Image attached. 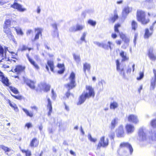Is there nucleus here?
Returning <instances> with one entry per match:
<instances>
[{
	"label": "nucleus",
	"mask_w": 156,
	"mask_h": 156,
	"mask_svg": "<svg viewBox=\"0 0 156 156\" xmlns=\"http://www.w3.org/2000/svg\"><path fill=\"white\" fill-rule=\"evenodd\" d=\"M47 64L48 66L50 67L51 70L52 72H54V66L53 62L52 61L48 60L47 62Z\"/></svg>",
	"instance_id": "cd10ccee"
},
{
	"label": "nucleus",
	"mask_w": 156,
	"mask_h": 156,
	"mask_svg": "<svg viewBox=\"0 0 156 156\" xmlns=\"http://www.w3.org/2000/svg\"><path fill=\"white\" fill-rule=\"evenodd\" d=\"M87 33L85 32L83 33V35L80 38V39L82 41H85V38L87 35Z\"/></svg>",
	"instance_id": "8fccbe9b"
},
{
	"label": "nucleus",
	"mask_w": 156,
	"mask_h": 156,
	"mask_svg": "<svg viewBox=\"0 0 156 156\" xmlns=\"http://www.w3.org/2000/svg\"><path fill=\"white\" fill-rule=\"evenodd\" d=\"M32 65L34 66V67L37 69H39V67L38 65L35 62L34 63H33Z\"/></svg>",
	"instance_id": "69168bd1"
},
{
	"label": "nucleus",
	"mask_w": 156,
	"mask_h": 156,
	"mask_svg": "<svg viewBox=\"0 0 156 156\" xmlns=\"http://www.w3.org/2000/svg\"><path fill=\"white\" fill-rule=\"evenodd\" d=\"M118 119L117 118H115L112 120L110 125V128L112 130L115 128V126L118 124Z\"/></svg>",
	"instance_id": "a211bd4d"
},
{
	"label": "nucleus",
	"mask_w": 156,
	"mask_h": 156,
	"mask_svg": "<svg viewBox=\"0 0 156 156\" xmlns=\"http://www.w3.org/2000/svg\"><path fill=\"white\" fill-rule=\"evenodd\" d=\"M132 10V8L128 6L125 7L123 9L122 15V16L125 18L128 15L129 13L131 12Z\"/></svg>",
	"instance_id": "9d476101"
},
{
	"label": "nucleus",
	"mask_w": 156,
	"mask_h": 156,
	"mask_svg": "<svg viewBox=\"0 0 156 156\" xmlns=\"http://www.w3.org/2000/svg\"><path fill=\"white\" fill-rule=\"evenodd\" d=\"M137 36H138V35L137 34H135V35H134V39L133 40V42L134 43L135 46L136 44V39H137Z\"/></svg>",
	"instance_id": "4d7b16f0"
},
{
	"label": "nucleus",
	"mask_w": 156,
	"mask_h": 156,
	"mask_svg": "<svg viewBox=\"0 0 156 156\" xmlns=\"http://www.w3.org/2000/svg\"><path fill=\"white\" fill-rule=\"evenodd\" d=\"M52 35L54 37H58L59 34L58 30H54L53 32L52 33Z\"/></svg>",
	"instance_id": "58836bf2"
},
{
	"label": "nucleus",
	"mask_w": 156,
	"mask_h": 156,
	"mask_svg": "<svg viewBox=\"0 0 156 156\" xmlns=\"http://www.w3.org/2000/svg\"><path fill=\"white\" fill-rule=\"evenodd\" d=\"M76 31L79 30H82L84 27V26L83 25H79V24H77L76 26Z\"/></svg>",
	"instance_id": "473e14b6"
},
{
	"label": "nucleus",
	"mask_w": 156,
	"mask_h": 156,
	"mask_svg": "<svg viewBox=\"0 0 156 156\" xmlns=\"http://www.w3.org/2000/svg\"><path fill=\"white\" fill-rule=\"evenodd\" d=\"M22 110L25 112L27 116L32 117L33 116V113L31 112H29L27 109L23 108Z\"/></svg>",
	"instance_id": "c756f323"
},
{
	"label": "nucleus",
	"mask_w": 156,
	"mask_h": 156,
	"mask_svg": "<svg viewBox=\"0 0 156 156\" xmlns=\"http://www.w3.org/2000/svg\"><path fill=\"white\" fill-rule=\"evenodd\" d=\"M88 23L93 26H94L96 24V22L91 20H89L88 21Z\"/></svg>",
	"instance_id": "a19ab883"
},
{
	"label": "nucleus",
	"mask_w": 156,
	"mask_h": 156,
	"mask_svg": "<svg viewBox=\"0 0 156 156\" xmlns=\"http://www.w3.org/2000/svg\"><path fill=\"white\" fill-rule=\"evenodd\" d=\"M24 68V67L18 65L16 66L14 70L16 72L19 73L23 70Z\"/></svg>",
	"instance_id": "c85d7f7f"
},
{
	"label": "nucleus",
	"mask_w": 156,
	"mask_h": 156,
	"mask_svg": "<svg viewBox=\"0 0 156 156\" xmlns=\"http://www.w3.org/2000/svg\"><path fill=\"white\" fill-rule=\"evenodd\" d=\"M90 64L88 63H85L83 64V69L84 73L85 74H86V71L87 70L88 71L90 70Z\"/></svg>",
	"instance_id": "4be33fe9"
},
{
	"label": "nucleus",
	"mask_w": 156,
	"mask_h": 156,
	"mask_svg": "<svg viewBox=\"0 0 156 156\" xmlns=\"http://www.w3.org/2000/svg\"><path fill=\"white\" fill-rule=\"evenodd\" d=\"M117 135L118 137H122L124 136V131L122 126H120L117 131Z\"/></svg>",
	"instance_id": "4468645a"
},
{
	"label": "nucleus",
	"mask_w": 156,
	"mask_h": 156,
	"mask_svg": "<svg viewBox=\"0 0 156 156\" xmlns=\"http://www.w3.org/2000/svg\"><path fill=\"white\" fill-rule=\"evenodd\" d=\"M108 140L106 139H105V137L103 136L101 137L97 146V149H99L101 147H105L108 146Z\"/></svg>",
	"instance_id": "1a4fd4ad"
},
{
	"label": "nucleus",
	"mask_w": 156,
	"mask_h": 156,
	"mask_svg": "<svg viewBox=\"0 0 156 156\" xmlns=\"http://www.w3.org/2000/svg\"><path fill=\"white\" fill-rule=\"evenodd\" d=\"M38 144V141L36 138H34L31 141L30 145L31 147H37Z\"/></svg>",
	"instance_id": "5701e85b"
},
{
	"label": "nucleus",
	"mask_w": 156,
	"mask_h": 156,
	"mask_svg": "<svg viewBox=\"0 0 156 156\" xmlns=\"http://www.w3.org/2000/svg\"><path fill=\"white\" fill-rule=\"evenodd\" d=\"M118 16L117 14H114V16L112 18H111L110 19V20L112 23H114L115 21L118 19Z\"/></svg>",
	"instance_id": "f704fd0d"
},
{
	"label": "nucleus",
	"mask_w": 156,
	"mask_h": 156,
	"mask_svg": "<svg viewBox=\"0 0 156 156\" xmlns=\"http://www.w3.org/2000/svg\"><path fill=\"white\" fill-rule=\"evenodd\" d=\"M120 26V24L118 23L115 24L114 27L115 31L117 33H119V31L118 29V28Z\"/></svg>",
	"instance_id": "ea45409f"
},
{
	"label": "nucleus",
	"mask_w": 156,
	"mask_h": 156,
	"mask_svg": "<svg viewBox=\"0 0 156 156\" xmlns=\"http://www.w3.org/2000/svg\"><path fill=\"white\" fill-rule=\"evenodd\" d=\"M128 148L130 154H131L133 151V149L132 146L128 142H123L121 143L120 145L119 149L117 151L118 153L120 155H122L120 151H122L123 148Z\"/></svg>",
	"instance_id": "39448f33"
},
{
	"label": "nucleus",
	"mask_w": 156,
	"mask_h": 156,
	"mask_svg": "<svg viewBox=\"0 0 156 156\" xmlns=\"http://www.w3.org/2000/svg\"><path fill=\"white\" fill-rule=\"evenodd\" d=\"M147 54L151 60L154 61L156 60V53L154 52L153 47H150L148 49Z\"/></svg>",
	"instance_id": "0eeeda50"
},
{
	"label": "nucleus",
	"mask_w": 156,
	"mask_h": 156,
	"mask_svg": "<svg viewBox=\"0 0 156 156\" xmlns=\"http://www.w3.org/2000/svg\"><path fill=\"white\" fill-rule=\"evenodd\" d=\"M120 36L121 38L123 40H124L125 38H126V37L125 35H124L123 34H120Z\"/></svg>",
	"instance_id": "774afa93"
},
{
	"label": "nucleus",
	"mask_w": 156,
	"mask_h": 156,
	"mask_svg": "<svg viewBox=\"0 0 156 156\" xmlns=\"http://www.w3.org/2000/svg\"><path fill=\"white\" fill-rule=\"evenodd\" d=\"M69 30L70 32H76V27L73 26L70 27L69 29Z\"/></svg>",
	"instance_id": "de8ad7c7"
},
{
	"label": "nucleus",
	"mask_w": 156,
	"mask_h": 156,
	"mask_svg": "<svg viewBox=\"0 0 156 156\" xmlns=\"http://www.w3.org/2000/svg\"><path fill=\"white\" fill-rule=\"evenodd\" d=\"M27 84L31 88L34 89L35 88L34 83V82L29 80H26V81Z\"/></svg>",
	"instance_id": "b1692460"
},
{
	"label": "nucleus",
	"mask_w": 156,
	"mask_h": 156,
	"mask_svg": "<svg viewBox=\"0 0 156 156\" xmlns=\"http://www.w3.org/2000/svg\"><path fill=\"white\" fill-rule=\"evenodd\" d=\"M111 45H114V44L110 41H108L107 43L103 42L102 48L105 50H108L109 48L111 51L112 49Z\"/></svg>",
	"instance_id": "ddd939ff"
},
{
	"label": "nucleus",
	"mask_w": 156,
	"mask_h": 156,
	"mask_svg": "<svg viewBox=\"0 0 156 156\" xmlns=\"http://www.w3.org/2000/svg\"><path fill=\"white\" fill-rule=\"evenodd\" d=\"M143 89V86L142 85H141L139 88L138 90V92L140 94V90H142Z\"/></svg>",
	"instance_id": "338daca9"
},
{
	"label": "nucleus",
	"mask_w": 156,
	"mask_h": 156,
	"mask_svg": "<svg viewBox=\"0 0 156 156\" xmlns=\"http://www.w3.org/2000/svg\"><path fill=\"white\" fill-rule=\"evenodd\" d=\"M115 135V133L112 131L109 134V136L110 138L111 139H114Z\"/></svg>",
	"instance_id": "c03bdc74"
},
{
	"label": "nucleus",
	"mask_w": 156,
	"mask_h": 156,
	"mask_svg": "<svg viewBox=\"0 0 156 156\" xmlns=\"http://www.w3.org/2000/svg\"><path fill=\"white\" fill-rule=\"evenodd\" d=\"M35 31H37V33L35 35L34 40L35 41L36 40L38 39L39 38V36L40 34L41 35V33L42 29L40 28H37L35 29Z\"/></svg>",
	"instance_id": "412c9836"
},
{
	"label": "nucleus",
	"mask_w": 156,
	"mask_h": 156,
	"mask_svg": "<svg viewBox=\"0 0 156 156\" xmlns=\"http://www.w3.org/2000/svg\"><path fill=\"white\" fill-rule=\"evenodd\" d=\"M153 72L154 74V76L152 77L150 81V89L151 90H154L156 86V70L155 69H153Z\"/></svg>",
	"instance_id": "6e6552de"
},
{
	"label": "nucleus",
	"mask_w": 156,
	"mask_h": 156,
	"mask_svg": "<svg viewBox=\"0 0 156 156\" xmlns=\"http://www.w3.org/2000/svg\"><path fill=\"white\" fill-rule=\"evenodd\" d=\"M120 56L122 58V62H124L125 61H128L129 58L126 56V53L122 51L120 53Z\"/></svg>",
	"instance_id": "6ab92c4d"
},
{
	"label": "nucleus",
	"mask_w": 156,
	"mask_h": 156,
	"mask_svg": "<svg viewBox=\"0 0 156 156\" xmlns=\"http://www.w3.org/2000/svg\"><path fill=\"white\" fill-rule=\"evenodd\" d=\"M52 27L54 29V30H58L57 25L55 23L52 24Z\"/></svg>",
	"instance_id": "0e129e2a"
},
{
	"label": "nucleus",
	"mask_w": 156,
	"mask_h": 156,
	"mask_svg": "<svg viewBox=\"0 0 156 156\" xmlns=\"http://www.w3.org/2000/svg\"><path fill=\"white\" fill-rule=\"evenodd\" d=\"M47 101L48 104L47 105V109L49 110V112L48 113V116H50L52 112V108L51 105V102L49 98H48Z\"/></svg>",
	"instance_id": "f3484780"
},
{
	"label": "nucleus",
	"mask_w": 156,
	"mask_h": 156,
	"mask_svg": "<svg viewBox=\"0 0 156 156\" xmlns=\"http://www.w3.org/2000/svg\"><path fill=\"white\" fill-rule=\"evenodd\" d=\"M4 50L2 46L0 45V55L3 56Z\"/></svg>",
	"instance_id": "3c124183"
},
{
	"label": "nucleus",
	"mask_w": 156,
	"mask_h": 156,
	"mask_svg": "<svg viewBox=\"0 0 156 156\" xmlns=\"http://www.w3.org/2000/svg\"><path fill=\"white\" fill-rule=\"evenodd\" d=\"M12 108H13L16 112H18L19 111V109L17 106V105L15 103H10V105H9Z\"/></svg>",
	"instance_id": "7c9ffc66"
},
{
	"label": "nucleus",
	"mask_w": 156,
	"mask_h": 156,
	"mask_svg": "<svg viewBox=\"0 0 156 156\" xmlns=\"http://www.w3.org/2000/svg\"><path fill=\"white\" fill-rule=\"evenodd\" d=\"M144 76V74L143 72H140V76L139 77H137V79L138 80H141L143 78Z\"/></svg>",
	"instance_id": "09e8293b"
},
{
	"label": "nucleus",
	"mask_w": 156,
	"mask_h": 156,
	"mask_svg": "<svg viewBox=\"0 0 156 156\" xmlns=\"http://www.w3.org/2000/svg\"><path fill=\"white\" fill-rule=\"evenodd\" d=\"M126 129L127 133H133L134 130V126L130 124H127L126 126Z\"/></svg>",
	"instance_id": "dca6fc26"
},
{
	"label": "nucleus",
	"mask_w": 156,
	"mask_h": 156,
	"mask_svg": "<svg viewBox=\"0 0 156 156\" xmlns=\"http://www.w3.org/2000/svg\"><path fill=\"white\" fill-rule=\"evenodd\" d=\"M25 153L26 156H30L31 155V153L30 151L27 150V151H25Z\"/></svg>",
	"instance_id": "e2e57ef3"
},
{
	"label": "nucleus",
	"mask_w": 156,
	"mask_h": 156,
	"mask_svg": "<svg viewBox=\"0 0 156 156\" xmlns=\"http://www.w3.org/2000/svg\"><path fill=\"white\" fill-rule=\"evenodd\" d=\"M27 49V47L25 45H23L22 47L21 48H20L19 50H20L21 51H23L26 50Z\"/></svg>",
	"instance_id": "6e6d98bb"
},
{
	"label": "nucleus",
	"mask_w": 156,
	"mask_h": 156,
	"mask_svg": "<svg viewBox=\"0 0 156 156\" xmlns=\"http://www.w3.org/2000/svg\"><path fill=\"white\" fill-rule=\"evenodd\" d=\"M105 84V82L104 80H102L101 81H99L98 83V84L100 86H101L102 87L101 90H102L103 89V85L104 84Z\"/></svg>",
	"instance_id": "a18cd8bd"
},
{
	"label": "nucleus",
	"mask_w": 156,
	"mask_h": 156,
	"mask_svg": "<svg viewBox=\"0 0 156 156\" xmlns=\"http://www.w3.org/2000/svg\"><path fill=\"white\" fill-rule=\"evenodd\" d=\"M25 126L27 127L28 129H29L32 126V124L30 122L27 123L25 125Z\"/></svg>",
	"instance_id": "052dcab7"
},
{
	"label": "nucleus",
	"mask_w": 156,
	"mask_h": 156,
	"mask_svg": "<svg viewBox=\"0 0 156 156\" xmlns=\"http://www.w3.org/2000/svg\"><path fill=\"white\" fill-rule=\"evenodd\" d=\"M151 124L153 127L156 126V119H153L151 122Z\"/></svg>",
	"instance_id": "49530a36"
},
{
	"label": "nucleus",
	"mask_w": 156,
	"mask_h": 156,
	"mask_svg": "<svg viewBox=\"0 0 156 156\" xmlns=\"http://www.w3.org/2000/svg\"><path fill=\"white\" fill-rule=\"evenodd\" d=\"M0 148H1L5 153L8 152L10 151V149L8 147H6L3 145H1L0 146Z\"/></svg>",
	"instance_id": "72a5a7b5"
},
{
	"label": "nucleus",
	"mask_w": 156,
	"mask_h": 156,
	"mask_svg": "<svg viewBox=\"0 0 156 156\" xmlns=\"http://www.w3.org/2000/svg\"><path fill=\"white\" fill-rule=\"evenodd\" d=\"M44 90L47 92L50 90V86L49 85L44 84Z\"/></svg>",
	"instance_id": "79ce46f5"
},
{
	"label": "nucleus",
	"mask_w": 156,
	"mask_h": 156,
	"mask_svg": "<svg viewBox=\"0 0 156 156\" xmlns=\"http://www.w3.org/2000/svg\"><path fill=\"white\" fill-rule=\"evenodd\" d=\"M69 78V83L65 85V87L68 89V91L66 94V95L67 98H68L70 95L69 90L74 88L76 85L75 82V74L73 72L71 73Z\"/></svg>",
	"instance_id": "7ed1b4c3"
},
{
	"label": "nucleus",
	"mask_w": 156,
	"mask_h": 156,
	"mask_svg": "<svg viewBox=\"0 0 156 156\" xmlns=\"http://www.w3.org/2000/svg\"><path fill=\"white\" fill-rule=\"evenodd\" d=\"M152 34V32H150L148 28H146L145 29L144 37L145 38H148Z\"/></svg>",
	"instance_id": "a878e982"
},
{
	"label": "nucleus",
	"mask_w": 156,
	"mask_h": 156,
	"mask_svg": "<svg viewBox=\"0 0 156 156\" xmlns=\"http://www.w3.org/2000/svg\"><path fill=\"white\" fill-rule=\"evenodd\" d=\"M14 29L18 34L21 35H23V33L21 28L17 27L14 28Z\"/></svg>",
	"instance_id": "2f4dec72"
},
{
	"label": "nucleus",
	"mask_w": 156,
	"mask_h": 156,
	"mask_svg": "<svg viewBox=\"0 0 156 156\" xmlns=\"http://www.w3.org/2000/svg\"><path fill=\"white\" fill-rule=\"evenodd\" d=\"M0 78L3 83L7 86L9 85V80L7 78H5L4 76L3 75V73L1 71H0Z\"/></svg>",
	"instance_id": "2eb2a0df"
},
{
	"label": "nucleus",
	"mask_w": 156,
	"mask_h": 156,
	"mask_svg": "<svg viewBox=\"0 0 156 156\" xmlns=\"http://www.w3.org/2000/svg\"><path fill=\"white\" fill-rule=\"evenodd\" d=\"M137 18L139 21L141 22L143 24H146L149 21L148 18H145V13L142 11H139L137 12Z\"/></svg>",
	"instance_id": "423d86ee"
},
{
	"label": "nucleus",
	"mask_w": 156,
	"mask_h": 156,
	"mask_svg": "<svg viewBox=\"0 0 156 156\" xmlns=\"http://www.w3.org/2000/svg\"><path fill=\"white\" fill-rule=\"evenodd\" d=\"M88 139L91 141L95 142L97 141V139L92 138L91 134L90 133L88 134Z\"/></svg>",
	"instance_id": "37998d69"
},
{
	"label": "nucleus",
	"mask_w": 156,
	"mask_h": 156,
	"mask_svg": "<svg viewBox=\"0 0 156 156\" xmlns=\"http://www.w3.org/2000/svg\"><path fill=\"white\" fill-rule=\"evenodd\" d=\"M132 29L135 30L137 27V25L136 23L134 21H133L132 23Z\"/></svg>",
	"instance_id": "e433bc0d"
},
{
	"label": "nucleus",
	"mask_w": 156,
	"mask_h": 156,
	"mask_svg": "<svg viewBox=\"0 0 156 156\" xmlns=\"http://www.w3.org/2000/svg\"><path fill=\"white\" fill-rule=\"evenodd\" d=\"M145 130L143 128H140L138 132L139 139L140 140H149L156 141V131L154 129L150 131L148 135V137H147Z\"/></svg>",
	"instance_id": "f257e3e1"
},
{
	"label": "nucleus",
	"mask_w": 156,
	"mask_h": 156,
	"mask_svg": "<svg viewBox=\"0 0 156 156\" xmlns=\"http://www.w3.org/2000/svg\"><path fill=\"white\" fill-rule=\"evenodd\" d=\"M94 43L95 44L97 45L99 47H102L103 42L100 43L97 41H94Z\"/></svg>",
	"instance_id": "864d4df0"
},
{
	"label": "nucleus",
	"mask_w": 156,
	"mask_h": 156,
	"mask_svg": "<svg viewBox=\"0 0 156 156\" xmlns=\"http://www.w3.org/2000/svg\"><path fill=\"white\" fill-rule=\"evenodd\" d=\"M51 94H52V98L53 99H55L56 95L55 93L54 92L53 89H52L51 90Z\"/></svg>",
	"instance_id": "680f3d73"
},
{
	"label": "nucleus",
	"mask_w": 156,
	"mask_h": 156,
	"mask_svg": "<svg viewBox=\"0 0 156 156\" xmlns=\"http://www.w3.org/2000/svg\"><path fill=\"white\" fill-rule=\"evenodd\" d=\"M11 21L9 20H7L4 23V26L9 27L11 24Z\"/></svg>",
	"instance_id": "c9c22d12"
},
{
	"label": "nucleus",
	"mask_w": 156,
	"mask_h": 156,
	"mask_svg": "<svg viewBox=\"0 0 156 156\" xmlns=\"http://www.w3.org/2000/svg\"><path fill=\"white\" fill-rule=\"evenodd\" d=\"M94 43L95 44L97 45L99 47H102L103 42L100 43L97 41H94Z\"/></svg>",
	"instance_id": "603ef678"
},
{
	"label": "nucleus",
	"mask_w": 156,
	"mask_h": 156,
	"mask_svg": "<svg viewBox=\"0 0 156 156\" xmlns=\"http://www.w3.org/2000/svg\"><path fill=\"white\" fill-rule=\"evenodd\" d=\"M12 95L14 98H15L19 100H21L22 99V97L20 95H13L12 94H11Z\"/></svg>",
	"instance_id": "5fc2aeb1"
},
{
	"label": "nucleus",
	"mask_w": 156,
	"mask_h": 156,
	"mask_svg": "<svg viewBox=\"0 0 156 156\" xmlns=\"http://www.w3.org/2000/svg\"><path fill=\"white\" fill-rule=\"evenodd\" d=\"M10 89L15 94H17L19 93L18 90L14 87H10Z\"/></svg>",
	"instance_id": "4c0bfd02"
},
{
	"label": "nucleus",
	"mask_w": 156,
	"mask_h": 156,
	"mask_svg": "<svg viewBox=\"0 0 156 156\" xmlns=\"http://www.w3.org/2000/svg\"><path fill=\"white\" fill-rule=\"evenodd\" d=\"M86 89L88 91L86 92H83L80 96L78 105H80L83 103L87 98L91 97H94L95 93L93 88L91 86H86Z\"/></svg>",
	"instance_id": "f03ea898"
},
{
	"label": "nucleus",
	"mask_w": 156,
	"mask_h": 156,
	"mask_svg": "<svg viewBox=\"0 0 156 156\" xmlns=\"http://www.w3.org/2000/svg\"><path fill=\"white\" fill-rule=\"evenodd\" d=\"M118 104L116 102L114 101L110 104V108L111 109L115 110L118 107Z\"/></svg>",
	"instance_id": "bb28decb"
},
{
	"label": "nucleus",
	"mask_w": 156,
	"mask_h": 156,
	"mask_svg": "<svg viewBox=\"0 0 156 156\" xmlns=\"http://www.w3.org/2000/svg\"><path fill=\"white\" fill-rule=\"evenodd\" d=\"M128 121L130 122L137 124L138 123L139 120L137 116L133 114H131L128 117Z\"/></svg>",
	"instance_id": "f8f14e48"
},
{
	"label": "nucleus",
	"mask_w": 156,
	"mask_h": 156,
	"mask_svg": "<svg viewBox=\"0 0 156 156\" xmlns=\"http://www.w3.org/2000/svg\"><path fill=\"white\" fill-rule=\"evenodd\" d=\"M65 71L64 68H63L60 70H58V73L59 74H62Z\"/></svg>",
	"instance_id": "13d9d810"
},
{
	"label": "nucleus",
	"mask_w": 156,
	"mask_h": 156,
	"mask_svg": "<svg viewBox=\"0 0 156 156\" xmlns=\"http://www.w3.org/2000/svg\"><path fill=\"white\" fill-rule=\"evenodd\" d=\"M11 7L21 12H24L26 10V9L22 7L21 5L16 2H14L13 4L11 5Z\"/></svg>",
	"instance_id": "9b49d317"
},
{
	"label": "nucleus",
	"mask_w": 156,
	"mask_h": 156,
	"mask_svg": "<svg viewBox=\"0 0 156 156\" xmlns=\"http://www.w3.org/2000/svg\"><path fill=\"white\" fill-rule=\"evenodd\" d=\"M3 31L6 34L8 37L12 36V33L9 27L4 26Z\"/></svg>",
	"instance_id": "aec40b11"
},
{
	"label": "nucleus",
	"mask_w": 156,
	"mask_h": 156,
	"mask_svg": "<svg viewBox=\"0 0 156 156\" xmlns=\"http://www.w3.org/2000/svg\"><path fill=\"white\" fill-rule=\"evenodd\" d=\"M131 71V67L129 66H128L127 69L126 70V73L127 74L130 73Z\"/></svg>",
	"instance_id": "bf43d9fd"
},
{
	"label": "nucleus",
	"mask_w": 156,
	"mask_h": 156,
	"mask_svg": "<svg viewBox=\"0 0 156 156\" xmlns=\"http://www.w3.org/2000/svg\"><path fill=\"white\" fill-rule=\"evenodd\" d=\"M116 63L117 71L123 78L125 79L126 77L125 71V66L122 65L120 63L119 59L116 60Z\"/></svg>",
	"instance_id": "20e7f679"
},
{
	"label": "nucleus",
	"mask_w": 156,
	"mask_h": 156,
	"mask_svg": "<svg viewBox=\"0 0 156 156\" xmlns=\"http://www.w3.org/2000/svg\"><path fill=\"white\" fill-rule=\"evenodd\" d=\"M73 55V58L76 63L78 64H79L81 60L80 55L74 54Z\"/></svg>",
	"instance_id": "393cba45"
}]
</instances>
